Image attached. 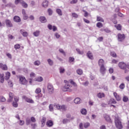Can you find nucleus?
I'll use <instances>...</instances> for the list:
<instances>
[{"mask_svg": "<svg viewBox=\"0 0 129 129\" xmlns=\"http://www.w3.org/2000/svg\"><path fill=\"white\" fill-rule=\"evenodd\" d=\"M118 66L120 69H123V70L126 69V64L124 62L121 61L119 62Z\"/></svg>", "mask_w": 129, "mask_h": 129, "instance_id": "6e6552de", "label": "nucleus"}, {"mask_svg": "<svg viewBox=\"0 0 129 129\" xmlns=\"http://www.w3.org/2000/svg\"><path fill=\"white\" fill-rule=\"evenodd\" d=\"M124 83H122L121 84H120L119 86V88L120 89H123L124 88Z\"/></svg>", "mask_w": 129, "mask_h": 129, "instance_id": "6e6d98bb", "label": "nucleus"}, {"mask_svg": "<svg viewBox=\"0 0 129 129\" xmlns=\"http://www.w3.org/2000/svg\"><path fill=\"white\" fill-rule=\"evenodd\" d=\"M47 62L49 66H53V65H54V61L50 58L47 59Z\"/></svg>", "mask_w": 129, "mask_h": 129, "instance_id": "4be33fe9", "label": "nucleus"}, {"mask_svg": "<svg viewBox=\"0 0 129 129\" xmlns=\"http://www.w3.org/2000/svg\"><path fill=\"white\" fill-rule=\"evenodd\" d=\"M57 27H56L55 26H52V31L53 32H56V31H57Z\"/></svg>", "mask_w": 129, "mask_h": 129, "instance_id": "338daca9", "label": "nucleus"}, {"mask_svg": "<svg viewBox=\"0 0 129 129\" xmlns=\"http://www.w3.org/2000/svg\"><path fill=\"white\" fill-rule=\"evenodd\" d=\"M13 106L14 107H18V102H13Z\"/></svg>", "mask_w": 129, "mask_h": 129, "instance_id": "e2e57ef3", "label": "nucleus"}, {"mask_svg": "<svg viewBox=\"0 0 129 129\" xmlns=\"http://www.w3.org/2000/svg\"><path fill=\"white\" fill-rule=\"evenodd\" d=\"M118 42H123L125 39V35L124 34L119 33L117 35Z\"/></svg>", "mask_w": 129, "mask_h": 129, "instance_id": "423d86ee", "label": "nucleus"}, {"mask_svg": "<svg viewBox=\"0 0 129 129\" xmlns=\"http://www.w3.org/2000/svg\"><path fill=\"white\" fill-rule=\"evenodd\" d=\"M14 21L16 22V23H20L21 22V18L19 16H16L14 17Z\"/></svg>", "mask_w": 129, "mask_h": 129, "instance_id": "6ab92c4d", "label": "nucleus"}, {"mask_svg": "<svg viewBox=\"0 0 129 129\" xmlns=\"http://www.w3.org/2000/svg\"><path fill=\"white\" fill-rule=\"evenodd\" d=\"M97 96L99 98H102V97H104V94L102 93H99L97 94Z\"/></svg>", "mask_w": 129, "mask_h": 129, "instance_id": "e433bc0d", "label": "nucleus"}, {"mask_svg": "<svg viewBox=\"0 0 129 129\" xmlns=\"http://www.w3.org/2000/svg\"><path fill=\"white\" fill-rule=\"evenodd\" d=\"M15 5H18V4H20L22 5V7L24 8H28V4L24 2L23 0H15Z\"/></svg>", "mask_w": 129, "mask_h": 129, "instance_id": "7ed1b4c3", "label": "nucleus"}, {"mask_svg": "<svg viewBox=\"0 0 129 129\" xmlns=\"http://www.w3.org/2000/svg\"><path fill=\"white\" fill-rule=\"evenodd\" d=\"M114 27L115 28H116L118 31H121V25L120 24L115 25Z\"/></svg>", "mask_w": 129, "mask_h": 129, "instance_id": "c85d7f7f", "label": "nucleus"}, {"mask_svg": "<svg viewBox=\"0 0 129 129\" xmlns=\"http://www.w3.org/2000/svg\"><path fill=\"white\" fill-rule=\"evenodd\" d=\"M5 23L6 25V27L7 28H12L13 27V23H12V21L9 19H6L5 20Z\"/></svg>", "mask_w": 129, "mask_h": 129, "instance_id": "1a4fd4ad", "label": "nucleus"}, {"mask_svg": "<svg viewBox=\"0 0 129 129\" xmlns=\"http://www.w3.org/2000/svg\"><path fill=\"white\" fill-rule=\"evenodd\" d=\"M47 12L48 13V15L49 16H52V14H53V11L52 10V9H48L47 10Z\"/></svg>", "mask_w": 129, "mask_h": 129, "instance_id": "c03bdc74", "label": "nucleus"}, {"mask_svg": "<svg viewBox=\"0 0 129 129\" xmlns=\"http://www.w3.org/2000/svg\"><path fill=\"white\" fill-rule=\"evenodd\" d=\"M110 55L112 57H114L115 58L116 57V53H115V52H110Z\"/></svg>", "mask_w": 129, "mask_h": 129, "instance_id": "bf43d9fd", "label": "nucleus"}, {"mask_svg": "<svg viewBox=\"0 0 129 129\" xmlns=\"http://www.w3.org/2000/svg\"><path fill=\"white\" fill-rule=\"evenodd\" d=\"M30 119L32 122H36V118H35V117H31Z\"/></svg>", "mask_w": 129, "mask_h": 129, "instance_id": "0e129e2a", "label": "nucleus"}, {"mask_svg": "<svg viewBox=\"0 0 129 129\" xmlns=\"http://www.w3.org/2000/svg\"><path fill=\"white\" fill-rule=\"evenodd\" d=\"M13 98H14V94H13V93H10L9 98L7 100L8 102H12V101H13Z\"/></svg>", "mask_w": 129, "mask_h": 129, "instance_id": "4468645a", "label": "nucleus"}, {"mask_svg": "<svg viewBox=\"0 0 129 129\" xmlns=\"http://www.w3.org/2000/svg\"><path fill=\"white\" fill-rule=\"evenodd\" d=\"M123 101L124 102H127V101H128V98L126 96H124L123 97Z\"/></svg>", "mask_w": 129, "mask_h": 129, "instance_id": "79ce46f5", "label": "nucleus"}, {"mask_svg": "<svg viewBox=\"0 0 129 129\" xmlns=\"http://www.w3.org/2000/svg\"><path fill=\"white\" fill-rule=\"evenodd\" d=\"M109 104H116V101L114 100L113 98H111L110 100L108 102Z\"/></svg>", "mask_w": 129, "mask_h": 129, "instance_id": "aec40b11", "label": "nucleus"}, {"mask_svg": "<svg viewBox=\"0 0 129 129\" xmlns=\"http://www.w3.org/2000/svg\"><path fill=\"white\" fill-rule=\"evenodd\" d=\"M48 1L45 0L42 3V7H43V8H47V7H48Z\"/></svg>", "mask_w": 129, "mask_h": 129, "instance_id": "393cba45", "label": "nucleus"}, {"mask_svg": "<svg viewBox=\"0 0 129 129\" xmlns=\"http://www.w3.org/2000/svg\"><path fill=\"white\" fill-rule=\"evenodd\" d=\"M74 102L76 104H80V98H76L74 100Z\"/></svg>", "mask_w": 129, "mask_h": 129, "instance_id": "bb28decb", "label": "nucleus"}, {"mask_svg": "<svg viewBox=\"0 0 129 129\" xmlns=\"http://www.w3.org/2000/svg\"><path fill=\"white\" fill-rule=\"evenodd\" d=\"M87 56L89 59H90L91 60H93V55L92 54V53L90 51H89L87 52Z\"/></svg>", "mask_w": 129, "mask_h": 129, "instance_id": "2eb2a0df", "label": "nucleus"}, {"mask_svg": "<svg viewBox=\"0 0 129 129\" xmlns=\"http://www.w3.org/2000/svg\"><path fill=\"white\" fill-rule=\"evenodd\" d=\"M76 50L78 52V54H79L80 55H83V54H84V52H83V51H80V49L79 48H76Z\"/></svg>", "mask_w": 129, "mask_h": 129, "instance_id": "c9c22d12", "label": "nucleus"}, {"mask_svg": "<svg viewBox=\"0 0 129 129\" xmlns=\"http://www.w3.org/2000/svg\"><path fill=\"white\" fill-rule=\"evenodd\" d=\"M54 107H56L57 109H62V110H63L64 111L67 110V106L65 105H60L59 104H55L54 105Z\"/></svg>", "mask_w": 129, "mask_h": 129, "instance_id": "20e7f679", "label": "nucleus"}, {"mask_svg": "<svg viewBox=\"0 0 129 129\" xmlns=\"http://www.w3.org/2000/svg\"><path fill=\"white\" fill-rule=\"evenodd\" d=\"M39 20L41 23H47V19H46V17L44 16H40L39 17Z\"/></svg>", "mask_w": 129, "mask_h": 129, "instance_id": "ddd939ff", "label": "nucleus"}, {"mask_svg": "<svg viewBox=\"0 0 129 129\" xmlns=\"http://www.w3.org/2000/svg\"><path fill=\"white\" fill-rule=\"evenodd\" d=\"M79 129H84L83 127V123L82 122L80 123Z\"/></svg>", "mask_w": 129, "mask_h": 129, "instance_id": "4d7b16f0", "label": "nucleus"}, {"mask_svg": "<svg viewBox=\"0 0 129 129\" xmlns=\"http://www.w3.org/2000/svg\"><path fill=\"white\" fill-rule=\"evenodd\" d=\"M115 126L118 129L122 128V124H121V119L118 116H115L114 119Z\"/></svg>", "mask_w": 129, "mask_h": 129, "instance_id": "f257e3e1", "label": "nucleus"}, {"mask_svg": "<svg viewBox=\"0 0 129 129\" xmlns=\"http://www.w3.org/2000/svg\"><path fill=\"white\" fill-rule=\"evenodd\" d=\"M113 95L114 97H115L117 101H119L121 100V98L120 97V96H119V95H117V93L114 92L113 93Z\"/></svg>", "mask_w": 129, "mask_h": 129, "instance_id": "f3484780", "label": "nucleus"}, {"mask_svg": "<svg viewBox=\"0 0 129 129\" xmlns=\"http://www.w3.org/2000/svg\"><path fill=\"white\" fill-rule=\"evenodd\" d=\"M8 85L10 86V87H13V86H14L13 82H12L11 81H8Z\"/></svg>", "mask_w": 129, "mask_h": 129, "instance_id": "864d4df0", "label": "nucleus"}, {"mask_svg": "<svg viewBox=\"0 0 129 129\" xmlns=\"http://www.w3.org/2000/svg\"><path fill=\"white\" fill-rule=\"evenodd\" d=\"M105 68L104 66H102L100 67V71L101 74L104 75L105 74Z\"/></svg>", "mask_w": 129, "mask_h": 129, "instance_id": "dca6fc26", "label": "nucleus"}, {"mask_svg": "<svg viewBox=\"0 0 129 129\" xmlns=\"http://www.w3.org/2000/svg\"><path fill=\"white\" fill-rule=\"evenodd\" d=\"M77 3V0H73L71 1L70 4H71V5H73L74 4H76Z\"/></svg>", "mask_w": 129, "mask_h": 129, "instance_id": "774afa93", "label": "nucleus"}, {"mask_svg": "<svg viewBox=\"0 0 129 129\" xmlns=\"http://www.w3.org/2000/svg\"><path fill=\"white\" fill-rule=\"evenodd\" d=\"M72 17H73V18H76V19H77V18H78V15L76 13H72Z\"/></svg>", "mask_w": 129, "mask_h": 129, "instance_id": "69168bd1", "label": "nucleus"}, {"mask_svg": "<svg viewBox=\"0 0 129 129\" xmlns=\"http://www.w3.org/2000/svg\"><path fill=\"white\" fill-rule=\"evenodd\" d=\"M81 112L82 114H84V115H86V114L87 113V111L86 109H82L81 110Z\"/></svg>", "mask_w": 129, "mask_h": 129, "instance_id": "72a5a7b5", "label": "nucleus"}, {"mask_svg": "<svg viewBox=\"0 0 129 129\" xmlns=\"http://www.w3.org/2000/svg\"><path fill=\"white\" fill-rule=\"evenodd\" d=\"M72 86L70 85V84L67 83L63 87L62 90L63 91H68L69 92H71L72 91Z\"/></svg>", "mask_w": 129, "mask_h": 129, "instance_id": "f03ea898", "label": "nucleus"}, {"mask_svg": "<svg viewBox=\"0 0 129 129\" xmlns=\"http://www.w3.org/2000/svg\"><path fill=\"white\" fill-rule=\"evenodd\" d=\"M43 80V79L42 77H38L35 79V81H37L38 82H42Z\"/></svg>", "mask_w": 129, "mask_h": 129, "instance_id": "a878e982", "label": "nucleus"}, {"mask_svg": "<svg viewBox=\"0 0 129 129\" xmlns=\"http://www.w3.org/2000/svg\"><path fill=\"white\" fill-rule=\"evenodd\" d=\"M46 117H43L41 120V127H43V126H44V125H45V123H46Z\"/></svg>", "mask_w": 129, "mask_h": 129, "instance_id": "a211bd4d", "label": "nucleus"}, {"mask_svg": "<svg viewBox=\"0 0 129 129\" xmlns=\"http://www.w3.org/2000/svg\"><path fill=\"white\" fill-rule=\"evenodd\" d=\"M56 12L57 14H58V16H62V11L61 10V9H56Z\"/></svg>", "mask_w": 129, "mask_h": 129, "instance_id": "473e14b6", "label": "nucleus"}, {"mask_svg": "<svg viewBox=\"0 0 129 129\" xmlns=\"http://www.w3.org/2000/svg\"><path fill=\"white\" fill-rule=\"evenodd\" d=\"M96 26L99 28H102V27H103V24H102L101 22H98L97 23Z\"/></svg>", "mask_w": 129, "mask_h": 129, "instance_id": "4c0bfd02", "label": "nucleus"}, {"mask_svg": "<svg viewBox=\"0 0 129 129\" xmlns=\"http://www.w3.org/2000/svg\"><path fill=\"white\" fill-rule=\"evenodd\" d=\"M65 72V69L62 68H59V73L60 74H63Z\"/></svg>", "mask_w": 129, "mask_h": 129, "instance_id": "a18cd8bd", "label": "nucleus"}, {"mask_svg": "<svg viewBox=\"0 0 129 129\" xmlns=\"http://www.w3.org/2000/svg\"><path fill=\"white\" fill-rule=\"evenodd\" d=\"M31 118H29V117H27L26 118V125H30V124H31Z\"/></svg>", "mask_w": 129, "mask_h": 129, "instance_id": "5701e85b", "label": "nucleus"}, {"mask_svg": "<svg viewBox=\"0 0 129 129\" xmlns=\"http://www.w3.org/2000/svg\"><path fill=\"white\" fill-rule=\"evenodd\" d=\"M90 126V123L89 122H86L84 124V127L85 128H88Z\"/></svg>", "mask_w": 129, "mask_h": 129, "instance_id": "f704fd0d", "label": "nucleus"}, {"mask_svg": "<svg viewBox=\"0 0 129 129\" xmlns=\"http://www.w3.org/2000/svg\"><path fill=\"white\" fill-rule=\"evenodd\" d=\"M19 81L20 84H22L23 85H26V84H27V81L25 77H23L22 76H19Z\"/></svg>", "mask_w": 129, "mask_h": 129, "instance_id": "39448f33", "label": "nucleus"}, {"mask_svg": "<svg viewBox=\"0 0 129 129\" xmlns=\"http://www.w3.org/2000/svg\"><path fill=\"white\" fill-rule=\"evenodd\" d=\"M31 126L32 127L33 129H36V127L37 126V124L36 123H31Z\"/></svg>", "mask_w": 129, "mask_h": 129, "instance_id": "680f3d73", "label": "nucleus"}, {"mask_svg": "<svg viewBox=\"0 0 129 129\" xmlns=\"http://www.w3.org/2000/svg\"><path fill=\"white\" fill-rule=\"evenodd\" d=\"M54 36H55V38H56V39H59V38L60 37H61V35H60L59 34V33H55L54 34Z\"/></svg>", "mask_w": 129, "mask_h": 129, "instance_id": "13d9d810", "label": "nucleus"}, {"mask_svg": "<svg viewBox=\"0 0 129 129\" xmlns=\"http://www.w3.org/2000/svg\"><path fill=\"white\" fill-rule=\"evenodd\" d=\"M0 101L1 102H5L6 101V98L3 96H0Z\"/></svg>", "mask_w": 129, "mask_h": 129, "instance_id": "a19ab883", "label": "nucleus"}, {"mask_svg": "<svg viewBox=\"0 0 129 129\" xmlns=\"http://www.w3.org/2000/svg\"><path fill=\"white\" fill-rule=\"evenodd\" d=\"M97 22H102V23L104 22V20H103V19L102 18V17L100 16L97 17Z\"/></svg>", "mask_w": 129, "mask_h": 129, "instance_id": "c756f323", "label": "nucleus"}, {"mask_svg": "<svg viewBox=\"0 0 129 129\" xmlns=\"http://www.w3.org/2000/svg\"><path fill=\"white\" fill-rule=\"evenodd\" d=\"M101 31H104V32H105L106 33H110V30H109L108 29L106 28V29H101Z\"/></svg>", "mask_w": 129, "mask_h": 129, "instance_id": "052dcab7", "label": "nucleus"}, {"mask_svg": "<svg viewBox=\"0 0 129 129\" xmlns=\"http://www.w3.org/2000/svg\"><path fill=\"white\" fill-rule=\"evenodd\" d=\"M77 73L79 75H82V74L83 73V71L81 69H79L77 70Z\"/></svg>", "mask_w": 129, "mask_h": 129, "instance_id": "58836bf2", "label": "nucleus"}, {"mask_svg": "<svg viewBox=\"0 0 129 129\" xmlns=\"http://www.w3.org/2000/svg\"><path fill=\"white\" fill-rule=\"evenodd\" d=\"M59 52H60V53H61V54H62L64 56H66V53H65V51H64V50L62 49H59Z\"/></svg>", "mask_w": 129, "mask_h": 129, "instance_id": "8fccbe9b", "label": "nucleus"}, {"mask_svg": "<svg viewBox=\"0 0 129 129\" xmlns=\"http://www.w3.org/2000/svg\"><path fill=\"white\" fill-rule=\"evenodd\" d=\"M14 48L15 50H18V49H20V48H21V45H20V44H17L14 45Z\"/></svg>", "mask_w": 129, "mask_h": 129, "instance_id": "49530a36", "label": "nucleus"}, {"mask_svg": "<svg viewBox=\"0 0 129 129\" xmlns=\"http://www.w3.org/2000/svg\"><path fill=\"white\" fill-rule=\"evenodd\" d=\"M11 77V73L10 72H7L6 73L5 80H9Z\"/></svg>", "mask_w": 129, "mask_h": 129, "instance_id": "b1692460", "label": "nucleus"}, {"mask_svg": "<svg viewBox=\"0 0 129 129\" xmlns=\"http://www.w3.org/2000/svg\"><path fill=\"white\" fill-rule=\"evenodd\" d=\"M46 124L48 126H53V121L52 120H48L46 122Z\"/></svg>", "mask_w": 129, "mask_h": 129, "instance_id": "7c9ffc66", "label": "nucleus"}, {"mask_svg": "<svg viewBox=\"0 0 129 129\" xmlns=\"http://www.w3.org/2000/svg\"><path fill=\"white\" fill-rule=\"evenodd\" d=\"M22 99H24L26 102H28V103H34V100H33L32 99H30L26 96H23Z\"/></svg>", "mask_w": 129, "mask_h": 129, "instance_id": "9d476101", "label": "nucleus"}, {"mask_svg": "<svg viewBox=\"0 0 129 129\" xmlns=\"http://www.w3.org/2000/svg\"><path fill=\"white\" fill-rule=\"evenodd\" d=\"M41 90L40 88H38L35 90V93H36V94H39V93H41Z\"/></svg>", "mask_w": 129, "mask_h": 129, "instance_id": "09e8293b", "label": "nucleus"}, {"mask_svg": "<svg viewBox=\"0 0 129 129\" xmlns=\"http://www.w3.org/2000/svg\"><path fill=\"white\" fill-rule=\"evenodd\" d=\"M18 123H19V124L20 125H24V124H25V121L22 120H20V121L18 122Z\"/></svg>", "mask_w": 129, "mask_h": 129, "instance_id": "603ef678", "label": "nucleus"}, {"mask_svg": "<svg viewBox=\"0 0 129 129\" xmlns=\"http://www.w3.org/2000/svg\"><path fill=\"white\" fill-rule=\"evenodd\" d=\"M47 90L50 94H52L54 92V87L52 84H48Z\"/></svg>", "mask_w": 129, "mask_h": 129, "instance_id": "0eeeda50", "label": "nucleus"}, {"mask_svg": "<svg viewBox=\"0 0 129 129\" xmlns=\"http://www.w3.org/2000/svg\"><path fill=\"white\" fill-rule=\"evenodd\" d=\"M0 68L4 71L8 70V66H7V64H4L2 62H0Z\"/></svg>", "mask_w": 129, "mask_h": 129, "instance_id": "f8f14e48", "label": "nucleus"}, {"mask_svg": "<svg viewBox=\"0 0 129 129\" xmlns=\"http://www.w3.org/2000/svg\"><path fill=\"white\" fill-rule=\"evenodd\" d=\"M34 65H35L36 66H39V65H40L41 64V62L39 61V60H36L34 62Z\"/></svg>", "mask_w": 129, "mask_h": 129, "instance_id": "de8ad7c7", "label": "nucleus"}, {"mask_svg": "<svg viewBox=\"0 0 129 129\" xmlns=\"http://www.w3.org/2000/svg\"><path fill=\"white\" fill-rule=\"evenodd\" d=\"M71 120L70 119H68L67 118H64L62 120V123H63L64 124L68 123V122H70Z\"/></svg>", "mask_w": 129, "mask_h": 129, "instance_id": "2f4dec72", "label": "nucleus"}, {"mask_svg": "<svg viewBox=\"0 0 129 129\" xmlns=\"http://www.w3.org/2000/svg\"><path fill=\"white\" fill-rule=\"evenodd\" d=\"M49 108L50 111H53V110H54V108H53V106L52 104L49 105Z\"/></svg>", "mask_w": 129, "mask_h": 129, "instance_id": "3c124183", "label": "nucleus"}, {"mask_svg": "<svg viewBox=\"0 0 129 129\" xmlns=\"http://www.w3.org/2000/svg\"><path fill=\"white\" fill-rule=\"evenodd\" d=\"M74 60H75V58H74V57H72L71 56L69 58V62L70 63H72V62H74Z\"/></svg>", "mask_w": 129, "mask_h": 129, "instance_id": "37998d69", "label": "nucleus"}, {"mask_svg": "<svg viewBox=\"0 0 129 129\" xmlns=\"http://www.w3.org/2000/svg\"><path fill=\"white\" fill-rule=\"evenodd\" d=\"M99 66H104V60H103V59H100L98 61Z\"/></svg>", "mask_w": 129, "mask_h": 129, "instance_id": "412c9836", "label": "nucleus"}, {"mask_svg": "<svg viewBox=\"0 0 129 129\" xmlns=\"http://www.w3.org/2000/svg\"><path fill=\"white\" fill-rule=\"evenodd\" d=\"M104 118L107 121L110 122L111 119L110 117H109V116L106 115V116H104Z\"/></svg>", "mask_w": 129, "mask_h": 129, "instance_id": "ea45409f", "label": "nucleus"}, {"mask_svg": "<svg viewBox=\"0 0 129 129\" xmlns=\"http://www.w3.org/2000/svg\"><path fill=\"white\" fill-rule=\"evenodd\" d=\"M34 37H39L40 35V31L37 30L33 33Z\"/></svg>", "mask_w": 129, "mask_h": 129, "instance_id": "cd10ccee", "label": "nucleus"}, {"mask_svg": "<svg viewBox=\"0 0 129 129\" xmlns=\"http://www.w3.org/2000/svg\"><path fill=\"white\" fill-rule=\"evenodd\" d=\"M70 83H71V84H72L73 85H74V86H75V87H77V84H76V83L75 82H74V81L71 80L70 81Z\"/></svg>", "mask_w": 129, "mask_h": 129, "instance_id": "5fc2aeb1", "label": "nucleus"}, {"mask_svg": "<svg viewBox=\"0 0 129 129\" xmlns=\"http://www.w3.org/2000/svg\"><path fill=\"white\" fill-rule=\"evenodd\" d=\"M20 34H21L23 37H28L29 35V33L24 29H21L20 30Z\"/></svg>", "mask_w": 129, "mask_h": 129, "instance_id": "9b49d317", "label": "nucleus"}]
</instances>
